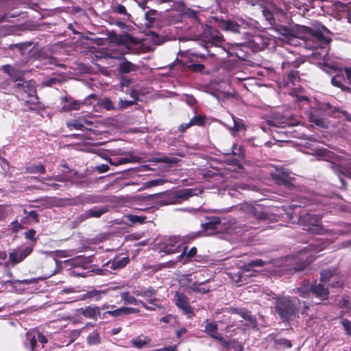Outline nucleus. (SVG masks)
Listing matches in <instances>:
<instances>
[{"label":"nucleus","mask_w":351,"mask_h":351,"mask_svg":"<svg viewBox=\"0 0 351 351\" xmlns=\"http://www.w3.org/2000/svg\"><path fill=\"white\" fill-rule=\"evenodd\" d=\"M299 32L301 37L308 38L319 48H325L332 40V32L318 21L312 22L311 26H300Z\"/></svg>","instance_id":"obj_1"},{"label":"nucleus","mask_w":351,"mask_h":351,"mask_svg":"<svg viewBox=\"0 0 351 351\" xmlns=\"http://www.w3.org/2000/svg\"><path fill=\"white\" fill-rule=\"evenodd\" d=\"M56 261V270L54 273L59 272L63 267V265L69 267L72 269V274L76 276L86 277L88 274V258L84 256H77L64 261H58L54 258Z\"/></svg>","instance_id":"obj_2"},{"label":"nucleus","mask_w":351,"mask_h":351,"mask_svg":"<svg viewBox=\"0 0 351 351\" xmlns=\"http://www.w3.org/2000/svg\"><path fill=\"white\" fill-rule=\"evenodd\" d=\"M275 311L282 322H289L298 313L297 306L288 297H278L276 300Z\"/></svg>","instance_id":"obj_3"},{"label":"nucleus","mask_w":351,"mask_h":351,"mask_svg":"<svg viewBox=\"0 0 351 351\" xmlns=\"http://www.w3.org/2000/svg\"><path fill=\"white\" fill-rule=\"evenodd\" d=\"M218 326L215 322H209L206 320L204 332L213 339L220 343L221 346L227 350L234 349L237 351H243V346L236 339L226 340L219 332Z\"/></svg>","instance_id":"obj_4"},{"label":"nucleus","mask_w":351,"mask_h":351,"mask_svg":"<svg viewBox=\"0 0 351 351\" xmlns=\"http://www.w3.org/2000/svg\"><path fill=\"white\" fill-rule=\"evenodd\" d=\"M161 195L162 199L160 202V205L177 204L192 197L193 190L191 189H184Z\"/></svg>","instance_id":"obj_5"},{"label":"nucleus","mask_w":351,"mask_h":351,"mask_svg":"<svg viewBox=\"0 0 351 351\" xmlns=\"http://www.w3.org/2000/svg\"><path fill=\"white\" fill-rule=\"evenodd\" d=\"M202 36L205 37V47L207 49L212 46H218L224 40L223 37L210 25H207L204 30Z\"/></svg>","instance_id":"obj_6"},{"label":"nucleus","mask_w":351,"mask_h":351,"mask_svg":"<svg viewBox=\"0 0 351 351\" xmlns=\"http://www.w3.org/2000/svg\"><path fill=\"white\" fill-rule=\"evenodd\" d=\"M295 120L291 116H286L279 112L274 113L267 120L269 125L277 128H286L294 125L295 124Z\"/></svg>","instance_id":"obj_7"},{"label":"nucleus","mask_w":351,"mask_h":351,"mask_svg":"<svg viewBox=\"0 0 351 351\" xmlns=\"http://www.w3.org/2000/svg\"><path fill=\"white\" fill-rule=\"evenodd\" d=\"M175 304L187 315L188 318L195 316L193 308L189 304L188 297L183 293L176 291L174 295Z\"/></svg>","instance_id":"obj_8"},{"label":"nucleus","mask_w":351,"mask_h":351,"mask_svg":"<svg viewBox=\"0 0 351 351\" xmlns=\"http://www.w3.org/2000/svg\"><path fill=\"white\" fill-rule=\"evenodd\" d=\"M34 244H29L12 250L9 253V260L12 265H16L23 261L33 251Z\"/></svg>","instance_id":"obj_9"},{"label":"nucleus","mask_w":351,"mask_h":351,"mask_svg":"<svg viewBox=\"0 0 351 351\" xmlns=\"http://www.w3.org/2000/svg\"><path fill=\"white\" fill-rule=\"evenodd\" d=\"M180 243L179 237H170L159 243V249L166 254H173L180 252Z\"/></svg>","instance_id":"obj_10"},{"label":"nucleus","mask_w":351,"mask_h":351,"mask_svg":"<svg viewBox=\"0 0 351 351\" xmlns=\"http://www.w3.org/2000/svg\"><path fill=\"white\" fill-rule=\"evenodd\" d=\"M33 42L27 41L24 43L11 44L9 45V49L13 51L18 52L19 55L23 57V61L27 62L31 56L30 53L33 49Z\"/></svg>","instance_id":"obj_11"},{"label":"nucleus","mask_w":351,"mask_h":351,"mask_svg":"<svg viewBox=\"0 0 351 351\" xmlns=\"http://www.w3.org/2000/svg\"><path fill=\"white\" fill-rule=\"evenodd\" d=\"M300 26L299 25H296L294 28H291L288 26L275 24L274 29L285 38L292 40L295 38L301 37V34L299 32Z\"/></svg>","instance_id":"obj_12"},{"label":"nucleus","mask_w":351,"mask_h":351,"mask_svg":"<svg viewBox=\"0 0 351 351\" xmlns=\"http://www.w3.org/2000/svg\"><path fill=\"white\" fill-rule=\"evenodd\" d=\"M281 81L280 83L284 87L289 86L290 85L295 86L297 82L300 80V73L298 71L294 69L284 70Z\"/></svg>","instance_id":"obj_13"},{"label":"nucleus","mask_w":351,"mask_h":351,"mask_svg":"<svg viewBox=\"0 0 351 351\" xmlns=\"http://www.w3.org/2000/svg\"><path fill=\"white\" fill-rule=\"evenodd\" d=\"M15 88L26 93L29 97H31V100L26 101V102H31L32 104H40L38 96L36 95V90L34 87L29 84V82L23 83L18 82L14 84Z\"/></svg>","instance_id":"obj_14"},{"label":"nucleus","mask_w":351,"mask_h":351,"mask_svg":"<svg viewBox=\"0 0 351 351\" xmlns=\"http://www.w3.org/2000/svg\"><path fill=\"white\" fill-rule=\"evenodd\" d=\"M1 70L8 75L13 82H25L23 81L24 73L16 67L10 64H5L1 66Z\"/></svg>","instance_id":"obj_15"},{"label":"nucleus","mask_w":351,"mask_h":351,"mask_svg":"<svg viewBox=\"0 0 351 351\" xmlns=\"http://www.w3.org/2000/svg\"><path fill=\"white\" fill-rule=\"evenodd\" d=\"M320 221V217L318 215L306 213L301 215L299 218V223L306 227L305 229L310 230L311 226H317Z\"/></svg>","instance_id":"obj_16"},{"label":"nucleus","mask_w":351,"mask_h":351,"mask_svg":"<svg viewBox=\"0 0 351 351\" xmlns=\"http://www.w3.org/2000/svg\"><path fill=\"white\" fill-rule=\"evenodd\" d=\"M64 104L61 107V112H69L71 110H77L80 109L83 104L81 101L73 99L70 95H66L62 98Z\"/></svg>","instance_id":"obj_17"},{"label":"nucleus","mask_w":351,"mask_h":351,"mask_svg":"<svg viewBox=\"0 0 351 351\" xmlns=\"http://www.w3.org/2000/svg\"><path fill=\"white\" fill-rule=\"evenodd\" d=\"M311 293H313L317 298H319L323 300L328 299L330 291L328 289L325 287L324 285L322 283H317L315 281V283L311 284Z\"/></svg>","instance_id":"obj_18"},{"label":"nucleus","mask_w":351,"mask_h":351,"mask_svg":"<svg viewBox=\"0 0 351 351\" xmlns=\"http://www.w3.org/2000/svg\"><path fill=\"white\" fill-rule=\"evenodd\" d=\"M219 27L226 32H231L234 34L240 33L241 26L232 20H221L219 23Z\"/></svg>","instance_id":"obj_19"},{"label":"nucleus","mask_w":351,"mask_h":351,"mask_svg":"<svg viewBox=\"0 0 351 351\" xmlns=\"http://www.w3.org/2000/svg\"><path fill=\"white\" fill-rule=\"evenodd\" d=\"M267 339L274 341L275 349L291 348L293 346L291 340L285 338H276V335L274 333L269 334Z\"/></svg>","instance_id":"obj_20"},{"label":"nucleus","mask_w":351,"mask_h":351,"mask_svg":"<svg viewBox=\"0 0 351 351\" xmlns=\"http://www.w3.org/2000/svg\"><path fill=\"white\" fill-rule=\"evenodd\" d=\"M139 310L132 307L122 306L113 311H108L104 314H108L114 317H119L132 313H138Z\"/></svg>","instance_id":"obj_21"},{"label":"nucleus","mask_w":351,"mask_h":351,"mask_svg":"<svg viewBox=\"0 0 351 351\" xmlns=\"http://www.w3.org/2000/svg\"><path fill=\"white\" fill-rule=\"evenodd\" d=\"M271 177L278 184L289 186L291 184V178L285 171H276V173H272Z\"/></svg>","instance_id":"obj_22"},{"label":"nucleus","mask_w":351,"mask_h":351,"mask_svg":"<svg viewBox=\"0 0 351 351\" xmlns=\"http://www.w3.org/2000/svg\"><path fill=\"white\" fill-rule=\"evenodd\" d=\"M330 167L338 177L344 176L351 179V168L334 162L330 164Z\"/></svg>","instance_id":"obj_23"},{"label":"nucleus","mask_w":351,"mask_h":351,"mask_svg":"<svg viewBox=\"0 0 351 351\" xmlns=\"http://www.w3.org/2000/svg\"><path fill=\"white\" fill-rule=\"evenodd\" d=\"M231 313L240 315L244 319L250 322L252 324H256V319L255 316L252 315L251 312L246 308H234L231 310Z\"/></svg>","instance_id":"obj_24"},{"label":"nucleus","mask_w":351,"mask_h":351,"mask_svg":"<svg viewBox=\"0 0 351 351\" xmlns=\"http://www.w3.org/2000/svg\"><path fill=\"white\" fill-rule=\"evenodd\" d=\"M23 213L25 215L21 219L23 223H29L31 222H39V217L37 211L31 210L28 208L23 209Z\"/></svg>","instance_id":"obj_25"},{"label":"nucleus","mask_w":351,"mask_h":351,"mask_svg":"<svg viewBox=\"0 0 351 351\" xmlns=\"http://www.w3.org/2000/svg\"><path fill=\"white\" fill-rule=\"evenodd\" d=\"M106 160L111 165L119 166L126 163H132L138 161V158L137 156L130 155V157L126 158H111L108 157Z\"/></svg>","instance_id":"obj_26"},{"label":"nucleus","mask_w":351,"mask_h":351,"mask_svg":"<svg viewBox=\"0 0 351 351\" xmlns=\"http://www.w3.org/2000/svg\"><path fill=\"white\" fill-rule=\"evenodd\" d=\"M208 221L201 225L202 228L204 231L212 230L214 231L217 229V226L220 224L221 219L218 216H213L207 218Z\"/></svg>","instance_id":"obj_27"},{"label":"nucleus","mask_w":351,"mask_h":351,"mask_svg":"<svg viewBox=\"0 0 351 351\" xmlns=\"http://www.w3.org/2000/svg\"><path fill=\"white\" fill-rule=\"evenodd\" d=\"M151 339L147 336L139 335L131 340L132 346L137 349H141L151 343Z\"/></svg>","instance_id":"obj_28"},{"label":"nucleus","mask_w":351,"mask_h":351,"mask_svg":"<svg viewBox=\"0 0 351 351\" xmlns=\"http://www.w3.org/2000/svg\"><path fill=\"white\" fill-rule=\"evenodd\" d=\"M130 263V258L125 256L121 258H114L109 261L107 264L110 265V269L113 270L120 269L125 267Z\"/></svg>","instance_id":"obj_29"},{"label":"nucleus","mask_w":351,"mask_h":351,"mask_svg":"<svg viewBox=\"0 0 351 351\" xmlns=\"http://www.w3.org/2000/svg\"><path fill=\"white\" fill-rule=\"evenodd\" d=\"M138 69V66L134 64L125 60L121 63L119 64L118 71L121 74H128L132 71H136Z\"/></svg>","instance_id":"obj_30"},{"label":"nucleus","mask_w":351,"mask_h":351,"mask_svg":"<svg viewBox=\"0 0 351 351\" xmlns=\"http://www.w3.org/2000/svg\"><path fill=\"white\" fill-rule=\"evenodd\" d=\"M327 115L332 118L339 117V114L341 113L346 119V120L351 121V114L346 110H340L336 106H332L330 110L328 111Z\"/></svg>","instance_id":"obj_31"},{"label":"nucleus","mask_w":351,"mask_h":351,"mask_svg":"<svg viewBox=\"0 0 351 351\" xmlns=\"http://www.w3.org/2000/svg\"><path fill=\"white\" fill-rule=\"evenodd\" d=\"M207 117L206 114H195L189 123L192 126L204 127L206 125Z\"/></svg>","instance_id":"obj_32"},{"label":"nucleus","mask_w":351,"mask_h":351,"mask_svg":"<svg viewBox=\"0 0 351 351\" xmlns=\"http://www.w3.org/2000/svg\"><path fill=\"white\" fill-rule=\"evenodd\" d=\"M304 285L296 289V293H298L300 297L308 298L311 293V284H308V281H304Z\"/></svg>","instance_id":"obj_33"},{"label":"nucleus","mask_w":351,"mask_h":351,"mask_svg":"<svg viewBox=\"0 0 351 351\" xmlns=\"http://www.w3.org/2000/svg\"><path fill=\"white\" fill-rule=\"evenodd\" d=\"M209 282V280H206L203 282H194L191 283L190 285V289L196 293H207L209 292L210 289L206 287H201V285H204L205 283Z\"/></svg>","instance_id":"obj_34"},{"label":"nucleus","mask_w":351,"mask_h":351,"mask_svg":"<svg viewBox=\"0 0 351 351\" xmlns=\"http://www.w3.org/2000/svg\"><path fill=\"white\" fill-rule=\"evenodd\" d=\"M243 271L241 269H232L228 272V275L229 278L232 280V281L234 282H242L243 280Z\"/></svg>","instance_id":"obj_35"},{"label":"nucleus","mask_w":351,"mask_h":351,"mask_svg":"<svg viewBox=\"0 0 351 351\" xmlns=\"http://www.w3.org/2000/svg\"><path fill=\"white\" fill-rule=\"evenodd\" d=\"M232 154L237 156L241 160H243L245 157L244 147L241 145L234 143L232 146Z\"/></svg>","instance_id":"obj_36"},{"label":"nucleus","mask_w":351,"mask_h":351,"mask_svg":"<svg viewBox=\"0 0 351 351\" xmlns=\"http://www.w3.org/2000/svg\"><path fill=\"white\" fill-rule=\"evenodd\" d=\"M308 120L309 122L313 123L315 125L319 128L325 129L328 128V125L326 123L325 120L323 118L316 117L313 112L308 114Z\"/></svg>","instance_id":"obj_37"},{"label":"nucleus","mask_w":351,"mask_h":351,"mask_svg":"<svg viewBox=\"0 0 351 351\" xmlns=\"http://www.w3.org/2000/svg\"><path fill=\"white\" fill-rule=\"evenodd\" d=\"M97 104L99 106L100 108H104L106 110H117V107L114 106L113 102L108 97H105L102 99H100Z\"/></svg>","instance_id":"obj_38"},{"label":"nucleus","mask_w":351,"mask_h":351,"mask_svg":"<svg viewBox=\"0 0 351 351\" xmlns=\"http://www.w3.org/2000/svg\"><path fill=\"white\" fill-rule=\"evenodd\" d=\"M27 171L29 173L44 174L46 172L45 167L41 163L33 164L27 167Z\"/></svg>","instance_id":"obj_39"},{"label":"nucleus","mask_w":351,"mask_h":351,"mask_svg":"<svg viewBox=\"0 0 351 351\" xmlns=\"http://www.w3.org/2000/svg\"><path fill=\"white\" fill-rule=\"evenodd\" d=\"M27 339L29 341V348L32 351L38 350V347L40 346L39 344H38V339H37V332L36 333H32V332H27Z\"/></svg>","instance_id":"obj_40"},{"label":"nucleus","mask_w":351,"mask_h":351,"mask_svg":"<svg viewBox=\"0 0 351 351\" xmlns=\"http://www.w3.org/2000/svg\"><path fill=\"white\" fill-rule=\"evenodd\" d=\"M108 211L106 206H95L89 209V217H99Z\"/></svg>","instance_id":"obj_41"},{"label":"nucleus","mask_w":351,"mask_h":351,"mask_svg":"<svg viewBox=\"0 0 351 351\" xmlns=\"http://www.w3.org/2000/svg\"><path fill=\"white\" fill-rule=\"evenodd\" d=\"M120 296L125 304H138L139 300L132 296L128 291L121 293Z\"/></svg>","instance_id":"obj_42"},{"label":"nucleus","mask_w":351,"mask_h":351,"mask_svg":"<svg viewBox=\"0 0 351 351\" xmlns=\"http://www.w3.org/2000/svg\"><path fill=\"white\" fill-rule=\"evenodd\" d=\"M126 218L132 223L143 224L145 223L147 217L145 216H139L136 215H127Z\"/></svg>","instance_id":"obj_43"},{"label":"nucleus","mask_w":351,"mask_h":351,"mask_svg":"<svg viewBox=\"0 0 351 351\" xmlns=\"http://www.w3.org/2000/svg\"><path fill=\"white\" fill-rule=\"evenodd\" d=\"M106 291L104 290H89V300H93L95 301H99L101 299L103 295H106Z\"/></svg>","instance_id":"obj_44"},{"label":"nucleus","mask_w":351,"mask_h":351,"mask_svg":"<svg viewBox=\"0 0 351 351\" xmlns=\"http://www.w3.org/2000/svg\"><path fill=\"white\" fill-rule=\"evenodd\" d=\"M301 64H302V61L300 60H295L292 62L285 61V62H283L282 64V69L283 70L293 69L298 68Z\"/></svg>","instance_id":"obj_45"},{"label":"nucleus","mask_w":351,"mask_h":351,"mask_svg":"<svg viewBox=\"0 0 351 351\" xmlns=\"http://www.w3.org/2000/svg\"><path fill=\"white\" fill-rule=\"evenodd\" d=\"M63 81H64V80L62 78L57 77H51L46 78L43 81V85H45L46 86H52L53 85L60 84L61 83L63 82Z\"/></svg>","instance_id":"obj_46"},{"label":"nucleus","mask_w":351,"mask_h":351,"mask_svg":"<svg viewBox=\"0 0 351 351\" xmlns=\"http://www.w3.org/2000/svg\"><path fill=\"white\" fill-rule=\"evenodd\" d=\"M105 314H101L99 308L97 306L95 307H90L89 306V318H93L94 319H104Z\"/></svg>","instance_id":"obj_47"},{"label":"nucleus","mask_w":351,"mask_h":351,"mask_svg":"<svg viewBox=\"0 0 351 351\" xmlns=\"http://www.w3.org/2000/svg\"><path fill=\"white\" fill-rule=\"evenodd\" d=\"M136 104L135 100H123L120 99L117 110H122Z\"/></svg>","instance_id":"obj_48"},{"label":"nucleus","mask_w":351,"mask_h":351,"mask_svg":"<svg viewBox=\"0 0 351 351\" xmlns=\"http://www.w3.org/2000/svg\"><path fill=\"white\" fill-rule=\"evenodd\" d=\"M186 68L193 73H201L204 70L205 66L203 64L191 62L186 66Z\"/></svg>","instance_id":"obj_49"},{"label":"nucleus","mask_w":351,"mask_h":351,"mask_svg":"<svg viewBox=\"0 0 351 351\" xmlns=\"http://www.w3.org/2000/svg\"><path fill=\"white\" fill-rule=\"evenodd\" d=\"M100 342L101 337L99 332L94 331L89 335V345H97Z\"/></svg>","instance_id":"obj_50"},{"label":"nucleus","mask_w":351,"mask_h":351,"mask_svg":"<svg viewBox=\"0 0 351 351\" xmlns=\"http://www.w3.org/2000/svg\"><path fill=\"white\" fill-rule=\"evenodd\" d=\"M322 250V248L318 245H309L308 247H304L300 253V256H302L301 259L304 261V256L308 254L310 251H315L316 252Z\"/></svg>","instance_id":"obj_51"},{"label":"nucleus","mask_w":351,"mask_h":351,"mask_svg":"<svg viewBox=\"0 0 351 351\" xmlns=\"http://www.w3.org/2000/svg\"><path fill=\"white\" fill-rule=\"evenodd\" d=\"M45 64H47L53 65L60 68H66V65L64 64L60 63L59 60L53 56H49L45 59Z\"/></svg>","instance_id":"obj_52"},{"label":"nucleus","mask_w":351,"mask_h":351,"mask_svg":"<svg viewBox=\"0 0 351 351\" xmlns=\"http://www.w3.org/2000/svg\"><path fill=\"white\" fill-rule=\"evenodd\" d=\"M156 293L155 290L153 288H149L147 289H143L141 291H136L135 292V294L138 296H142V297H152Z\"/></svg>","instance_id":"obj_53"},{"label":"nucleus","mask_w":351,"mask_h":351,"mask_svg":"<svg viewBox=\"0 0 351 351\" xmlns=\"http://www.w3.org/2000/svg\"><path fill=\"white\" fill-rule=\"evenodd\" d=\"M152 161L155 162H163L165 164H173L177 162V159L176 158H171L167 156H163L160 158H154Z\"/></svg>","instance_id":"obj_54"},{"label":"nucleus","mask_w":351,"mask_h":351,"mask_svg":"<svg viewBox=\"0 0 351 351\" xmlns=\"http://www.w3.org/2000/svg\"><path fill=\"white\" fill-rule=\"evenodd\" d=\"M197 249L195 247H191L189 252H186V257L184 258V260L183 261V264H186L191 261V259L195 257V256L197 254Z\"/></svg>","instance_id":"obj_55"},{"label":"nucleus","mask_w":351,"mask_h":351,"mask_svg":"<svg viewBox=\"0 0 351 351\" xmlns=\"http://www.w3.org/2000/svg\"><path fill=\"white\" fill-rule=\"evenodd\" d=\"M342 80H345V78L343 77V75H340L339 74H337L335 76H334L331 79V84L334 86L340 88L341 86H343Z\"/></svg>","instance_id":"obj_56"},{"label":"nucleus","mask_w":351,"mask_h":351,"mask_svg":"<svg viewBox=\"0 0 351 351\" xmlns=\"http://www.w3.org/2000/svg\"><path fill=\"white\" fill-rule=\"evenodd\" d=\"M234 126L232 128V131L238 132L242 130H245V124L243 121L239 119L234 118Z\"/></svg>","instance_id":"obj_57"},{"label":"nucleus","mask_w":351,"mask_h":351,"mask_svg":"<svg viewBox=\"0 0 351 351\" xmlns=\"http://www.w3.org/2000/svg\"><path fill=\"white\" fill-rule=\"evenodd\" d=\"M320 276L321 281H328L330 280V278L333 276V272L330 269H325L321 271Z\"/></svg>","instance_id":"obj_58"},{"label":"nucleus","mask_w":351,"mask_h":351,"mask_svg":"<svg viewBox=\"0 0 351 351\" xmlns=\"http://www.w3.org/2000/svg\"><path fill=\"white\" fill-rule=\"evenodd\" d=\"M187 250V246H184L183 247L182 253L177 256L176 260L175 261H170L169 263L170 266H173L178 262H182L184 260V258L186 257V251Z\"/></svg>","instance_id":"obj_59"},{"label":"nucleus","mask_w":351,"mask_h":351,"mask_svg":"<svg viewBox=\"0 0 351 351\" xmlns=\"http://www.w3.org/2000/svg\"><path fill=\"white\" fill-rule=\"evenodd\" d=\"M36 233V230L34 229L29 230L25 232V239L30 240L32 241L31 244H34V245L36 241V238L35 237Z\"/></svg>","instance_id":"obj_60"},{"label":"nucleus","mask_w":351,"mask_h":351,"mask_svg":"<svg viewBox=\"0 0 351 351\" xmlns=\"http://www.w3.org/2000/svg\"><path fill=\"white\" fill-rule=\"evenodd\" d=\"M341 323L344 328L347 335L351 337V322L348 319L343 318L341 319Z\"/></svg>","instance_id":"obj_61"},{"label":"nucleus","mask_w":351,"mask_h":351,"mask_svg":"<svg viewBox=\"0 0 351 351\" xmlns=\"http://www.w3.org/2000/svg\"><path fill=\"white\" fill-rule=\"evenodd\" d=\"M132 80L125 76H121L120 77V86L122 88V91H124L123 88H128L131 84Z\"/></svg>","instance_id":"obj_62"},{"label":"nucleus","mask_w":351,"mask_h":351,"mask_svg":"<svg viewBox=\"0 0 351 351\" xmlns=\"http://www.w3.org/2000/svg\"><path fill=\"white\" fill-rule=\"evenodd\" d=\"M89 272H93L95 274L104 276V275H107L108 273H109V271L107 269H101V268L95 269L94 267V265H90V266H89Z\"/></svg>","instance_id":"obj_63"},{"label":"nucleus","mask_w":351,"mask_h":351,"mask_svg":"<svg viewBox=\"0 0 351 351\" xmlns=\"http://www.w3.org/2000/svg\"><path fill=\"white\" fill-rule=\"evenodd\" d=\"M156 10H150L145 13V19L149 23H153L156 21Z\"/></svg>","instance_id":"obj_64"}]
</instances>
